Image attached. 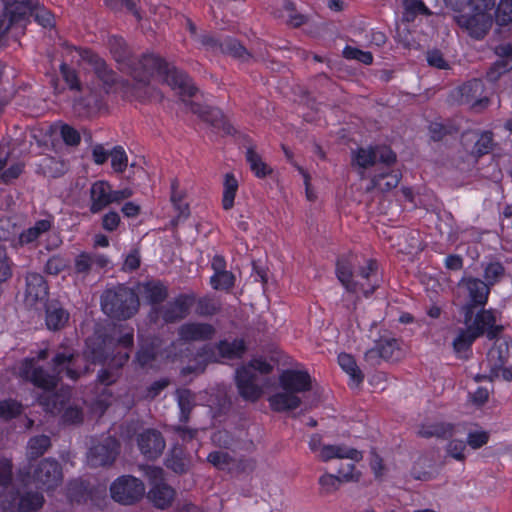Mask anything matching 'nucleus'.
I'll use <instances>...</instances> for the list:
<instances>
[{"mask_svg":"<svg viewBox=\"0 0 512 512\" xmlns=\"http://www.w3.org/2000/svg\"><path fill=\"white\" fill-rule=\"evenodd\" d=\"M343 56L346 59L357 60L365 65H370L373 62V55L371 52L362 51L352 46H346L343 50Z\"/></svg>","mask_w":512,"mask_h":512,"instance_id":"338daca9","label":"nucleus"},{"mask_svg":"<svg viewBox=\"0 0 512 512\" xmlns=\"http://www.w3.org/2000/svg\"><path fill=\"white\" fill-rule=\"evenodd\" d=\"M45 405L47 410L51 413H58L63 410L62 420L65 424H80L83 421V411L77 405H64V401L61 396L53 394L49 396Z\"/></svg>","mask_w":512,"mask_h":512,"instance_id":"a878e982","label":"nucleus"},{"mask_svg":"<svg viewBox=\"0 0 512 512\" xmlns=\"http://www.w3.org/2000/svg\"><path fill=\"white\" fill-rule=\"evenodd\" d=\"M25 301L29 305L46 303L48 297V284L44 277L36 272H28L25 276Z\"/></svg>","mask_w":512,"mask_h":512,"instance_id":"5701e85b","label":"nucleus"},{"mask_svg":"<svg viewBox=\"0 0 512 512\" xmlns=\"http://www.w3.org/2000/svg\"><path fill=\"white\" fill-rule=\"evenodd\" d=\"M4 11L0 15V42L11 28H23L30 16L44 28L53 26V15L45 10L38 9L34 0H2Z\"/></svg>","mask_w":512,"mask_h":512,"instance_id":"f03ea898","label":"nucleus"},{"mask_svg":"<svg viewBox=\"0 0 512 512\" xmlns=\"http://www.w3.org/2000/svg\"><path fill=\"white\" fill-rule=\"evenodd\" d=\"M456 24L470 37L481 40L492 26V17L489 13H465L454 16Z\"/></svg>","mask_w":512,"mask_h":512,"instance_id":"f8f14e48","label":"nucleus"},{"mask_svg":"<svg viewBox=\"0 0 512 512\" xmlns=\"http://www.w3.org/2000/svg\"><path fill=\"white\" fill-rule=\"evenodd\" d=\"M46 307V325L50 330H60L64 328L69 320V313L58 303L52 302L44 304Z\"/></svg>","mask_w":512,"mask_h":512,"instance_id":"72a5a7b5","label":"nucleus"},{"mask_svg":"<svg viewBox=\"0 0 512 512\" xmlns=\"http://www.w3.org/2000/svg\"><path fill=\"white\" fill-rule=\"evenodd\" d=\"M318 483L320 485V494L329 495L336 492L343 481L339 476L325 473L319 478Z\"/></svg>","mask_w":512,"mask_h":512,"instance_id":"13d9d810","label":"nucleus"},{"mask_svg":"<svg viewBox=\"0 0 512 512\" xmlns=\"http://www.w3.org/2000/svg\"><path fill=\"white\" fill-rule=\"evenodd\" d=\"M219 353L225 358H236L240 357L245 351V344L242 340L221 341L218 345Z\"/></svg>","mask_w":512,"mask_h":512,"instance_id":"603ef678","label":"nucleus"},{"mask_svg":"<svg viewBox=\"0 0 512 512\" xmlns=\"http://www.w3.org/2000/svg\"><path fill=\"white\" fill-rule=\"evenodd\" d=\"M192 113L198 115L203 121L210 124L214 129L223 131L227 135L235 133L234 127L226 119L222 111L215 107L203 106L192 101L186 102Z\"/></svg>","mask_w":512,"mask_h":512,"instance_id":"f3484780","label":"nucleus"},{"mask_svg":"<svg viewBox=\"0 0 512 512\" xmlns=\"http://www.w3.org/2000/svg\"><path fill=\"white\" fill-rule=\"evenodd\" d=\"M376 342L379 346L383 360L398 361L402 357L403 352L397 339L392 337H381Z\"/></svg>","mask_w":512,"mask_h":512,"instance_id":"58836bf2","label":"nucleus"},{"mask_svg":"<svg viewBox=\"0 0 512 512\" xmlns=\"http://www.w3.org/2000/svg\"><path fill=\"white\" fill-rule=\"evenodd\" d=\"M459 286L464 287L468 293L469 302L460 310L464 323L468 324L473 318L475 308H483L487 304L491 288L483 280L472 276L463 277Z\"/></svg>","mask_w":512,"mask_h":512,"instance_id":"0eeeda50","label":"nucleus"},{"mask_svg":"<svg viewBox=\"0 0 512 512\" xmlns=\"http://www.w3.org/2000/svg\"><path fill=\"white\" fill-rule=\"evenodd\" d=\"M102 107V98L99 93L88 88L82 95L74 99V113L81 118H88L100 111Z\"/></svg>","mask_w":512,"mask_h":512,"instance_id":"393cba45","label":"nucleus"},{"mask_svg":"<svg viewBox=\"0 0 512 512\" xmlns=\"http://www.w3.org/2000/svg\"><path fill=\"white\" fill-rule=\"evenodd\" d=\"M165 465L174 473L182 475L191 467V457L181 445H174L165 459Z\"/></svg>","mask_w":512,"mask_h":512,"instance_id":"c756f323","label":"nucleus"},{"mask_svg":"<svg viewBox=\"0 0 512 512\" xmlns=\"http://www.w3.org/2000/svg\"><path fill=\"white\" fill-rule=\"evenodd\" d=\"M69 267V260L60 255H54L48 259L45 265V272L57 276Z\"/></svg>","mask_w":512,"mask_h":512,"instance_id":"69168bd1","label":"nucleus"},{"mask_svg":"<svg viewBox=\"0 0 512 512\" xmlns=\"http://www.w3.org/2000/svg\"><path fill=\"white\" fill-rule=\"evenodd\" d=\"M33 479L47 489L54 488L62 479V469L59 462L53 458L43 459L34 469Z\"/></svg>","mask_w":512,"mask_h":512,"instance_id":"6ab92c4d","label":"nucleus"},{"mask_svg":"<svg viewBox=\"0 0 512 512\" xmlns=\"http://www.w3.org/2000/svg\"><path fill=\"white\" fill-rule=\"evenodd\" d=\"M39 170L49 178H57L65 173V164L53 157H45L39 164Z\"/></svg>","mask_w":512,"mask_h":512,"instance_id":"09e8293b","label":"nucleus"},{"mask_svg":"<svg viewBox=\"0 0 512 512\" xmlns=\"http://www.w3.org/2000/svg\"><path fill=\"white\" fill-rule=\"evenodd\" d=\"M273 370V366L265 360L253 359L248 365L236 370V385L240 396L246 400L255 402L262 393V388L256 383L257 374H269Z\"/></svg>","mask_w":512,"mask_h":512,"instance_id":"20e7f679","label":"nucleus"},{"mask_svg":"<svg viewBox=\"0 0 512 512\" xmlns=\"http://www.w3.org/2000/svg\"><path fill=\"white\" fill-rule=\"evenodd\" d=\"M51 229V222L46 219L37 221L34 226L24 230L19 235V245H29L34 243L43 233Z\"/></svg>","mask_w":512,"mask_h":512,"instance_id":"ea45409f","label":"nucleus"},{"mask_svg":"<svg viewBox=\"0 0 512 512\" xmlns=\"http://www.w3.org/2000/svg\"><path fill=\"white\" fill-rule=\"evenodd\" d=\"M431 12L421 0H404L402 20L413 22L418 15H430Z\"/></svg>","mask_w":512,"mask_h":512,"instance_id":"79ce46f5","label":"nucleus"},{"mask_svg":"<svg viewBox=\"0 0 512 512\" xmlns=\"http://www.w3.org/2000/svg\"><path fill=\"white\" fill-rule=\"evenodd\" d=\"M51 446L50 437L47 435H39L32 437L27 446V457L30 460L37 459L42 456Z\"/></svg>","mask_w":512,"mask_h":512,"instance_id":"c03bdc74","label":"nucleus"},{"mask_svg":"<svg viewBox=\"0 0 512 512\" xmlns=\"http://www.w3.org/2000/svg\"><path fill=\"white\" fill-rule=\"evenodd\" d=\"M110 204H112L111 185L103 180L94 182L90 187V212L98 214Z\"/></svg>","mask_w":512,"mask_h":512,"instance_id":"bb28decb","label":"nucleus"},{"mask_svg":"<svg viewBox=\"0 0 512 512\" xmlns=\"http://www.w3.org/2000/svg\"><path fill=\"white\" fill-rule=\"evenodd\" d=\"M215 328L208 323H186L179 328V336L187 342L206 341L213 338Z\"/></svg>","mask_w":512,"mask_h":512,"instance_id":"cd10ccee","label":"nucleus"},{"mask_svg":"<svg viewBox=\"0 0 512 512\" xmlns=\"http://www.w3.org/2000/svg\"><path fill=\"white\" fill-rule=\"evenodd\" d=\"M120 453L119 441L108 436L92 445L87 453V464L91 468L110 467Z\"/></svg>","mask_w":512,"mask_h":512,"instance_id":"9d476101","label":"nucleus"},{"mask_svg":"<svg viewBox=\"0 0 512 512\" xmlns=\"http://www.w3.org/2000/svg\"><path fill=\"white\" fill-rule=\"evenodd\" d=\"M186 197V193L183 190L179 189V181L178 179H173L171 181V202L178 212L175 219H173V223L177 224L181 220H185L190 215L189 205L184 202Z\"/></svg>","mask_w":512,"mask_h":512,"instance_id":"c9c22d12","label":"nucleus"},{"mask_svg":"<svg viewBox=\"0 0 512 512\" xmlns=\"http://www.w3.org/2000/svg\"><path fill=\"white\" fill-rule=\"evenodd\" d=\"M127 73L136 82L135 95L139 98L159 101L163 99L162 93L150 85V77L154 74L159 75L182 98H191L198 90L192 79L184 71L169 65L153 54H146L141 58L135 57Z\"/></svg>","mask_w":512,"mask_h":512,"instance_id":"f257e3e1","label":"nucleus"},{"mask_svg":"<svg viewBox=\"0 0 512 512\" xmlns=\"http://www.w3.org/2000/svg\"><path fill=\"white\" fill-rule=\"evenodd\" d=\"M469 326L479 337L486 335L489 340L496 339L504 330L502 325H497L496 311L493 309L481 308L473 315Z\"/></svg>","mask_w":512,"mask_h":512,"instance_id":"2eb2a0df","label":"nucleus"},{"mask_svg":"<svg viewBox=\"0 0 512 512\" xmlns=\"http://www.w3.org/2000/svg\"><path fill=\"white\" fill-rule=\"evenodd\" d=\"M494 147L493 133L490 131L482 132L472 150V154L477 157L486 155L492 151Z\"/></svg>","mask_w":512,"mask_h":512,"instance_id":"6e6d98bb","label":"nucleus"},{"mask_svg":"<svg viewBox=\"0 0 512 512\" xmlns=\"http://www.w3.org/2000/svg\"><path fill=\"white\" fill-rule=\"evenodd\" d=\"M212 442L221 448L234 449L237 445L236 438L227 430H218L213 433Z\"/></svg>","mask_w":512,"mask_h":512,"instance_id":"e2e57ef3","label":"nucleus"},{"mask_svg":"<svg viewBox=\"0 0 512 512\" xmlns=\"http://www.w3.org/2000/svg\"><path fill=\"white\" fill-rule=\"evenodd\" d=\"M141 453L149 460L157 459L164 451L166 443L162 434L155 429H147L137 436Z\"/></svg>","mask_w":512,"mask_h":512,"instance_id":"aec40b11","label":"nucleus"},{"mask_svg":"<svg viewBox=\"0 0 512 512\" xmlns=\"http://www.w3.org/2000/svg\"><path fill=\"white\" fill-rule=\"evenodd\" d=\"M143 298L152 305L160 304L168 296L167 287L158 280H151L141 284Z\"/></svg>","mask_w":512,"mask_h":512,"instance_id":"f704fd0d","label":"nucleus"},{"mask_svg":"<svg viewBox=\"0 0 512 512\" xmlns=\"http://www.w3.org/2000/svg\"><path fill=\"white\" fill-rule=\"evenodd\" d=\"M145 474L149 480L148 500L159 509L168 508L174 498L175 490L165 482L164 471L160 467L148 466Z\"/></svg>","mask_w":512,"mask_h":512,"instance_id":"6e6552de","label":"nucleus"},{"mask_svg":"<svg viewBox=\"0 0 512 512\" xmlns=\"http://www.w3.org/2000/svg\"><path fill=\"white\" fill-rule=\"evenodd\" d=\"M195 302L193 295L181 294L174 301L161 307L160 313L166 323H174L189 314V310Z\"/></svg>","mask_w":512,"mask_h":512,"instance_id":"4be33fe9","label":"nucleus"},{"mask_svg":"<svg viewBox=\"0 0 512 512\" xmlns=\"http://www.w3.org/2000/svg\"><path fill=\"white\" fill-rule=\"evenodd\" d=\"M22 411V404L14 399L0 401V418L5 421L18 417Z\"/></svg>","mask_w":512,"mask_h":512,"instance_id":"5fc2aeb1","label":"nucleus"},{"mask_svg":"<svg viewBox=\"0 0 512 512\" xmlns=\"http://www.w3.org/2000/svg\"><path fill=\"white\" fill-rule=\"evenodd\" d=\"M221 310L219 300L212 297H202L197 302L196 313L200 316H213Z\"/></svg>","mask_w":512,"mask_h":512,"instance_id":"864d4df0","label":"nucleus"},{"mask_svg":"<svg viewBox=\"0 0 512 512\" xmlns=\"http://www.w3.org/2000/svg\"><path fill=\"white\" fill-rule=\"evenodd\" d=\"M74 273L84 279L93 269L92 255L88 253H81L75 258Z\"/></svg>","mask_w":512,"mask_h":512,"instance_id":"bf43d9fd","label":"nucleus"},{"mask_svg":"<svg viewBox=\"0 0 512 512\" xmlns=\"http://www.w3.org/2000/svg\"><path fill=\"white\" fill-rule=\"evenodd\" d=\"M87 357L94 364H108L107 369H102L99 371L98 381L103 385H111L116 381L118 377L116 371L127 363L130 355L128 352L119 351L110 357L107 340H103L97 345L89 348Z\"/></svg>","mask_w":512,"mask_h":512,"instance_id":"39448f33","label":"nucleus"},{"mask_svg":"<svg viewBox=\"0 0 512 512\" xmlns=\"http://www.w3.org/2000/svg\"><path fill=\"white\" fill-rule=\"evenodd\" d=\"M20 374L35 387L45 391L54 390L59 382L54 372L49 373L43 367L39 366L33 358L23 361Z\"/></svg>","mask_w":512,"mask_h":512,"instance_id":"ddd939ff","label":"nucleus"},{"mask_svg":"<svg viewBox=\"0 0 512 512\" xmlns=\"http://www.w3.org/2000/svg\"><path fill=\"white\" fill-rule=\"evenodd\" d=\"M484 85L480 79H472L452 92V97L460 105H468L472 108H483L486 107L489 100L483 96Z\"/></svg>","mask_w":512,"mask_h":512,"instance_id":"4468645a","label":"nucleus"},{"mask_svg":"<svg viewBox=\"0 0 512 512\" xmlns=\"http://www.w3.org/2000/svg\"><path fill=\"white\" fill-rule=\"evenodd\" d=\"M138 306L137 294L124 285L107 289L101 296L102 310L111 318L129 319L137 312Z\"/></svg>","mask_w":512,"mask_h":512,"instance_id":"7ed1b4c3","label":"nucleus"},{"mask_svg":"<svg viewBox=\"0 0 512 512\" xmlns=\"http://www.w3.org/2000/svg\"><path fill=\"white\" fill-rule=\"evenodd\" d=\"M82 60L91 65L97 78L103 83L106 92L117 82V74L108 67L100 56L89 49H77Z\"/></svg>","mask_w":512,"mask_h":512,"instance_id":"a211bd4d","label":"nucleus"},{"mask_svg":"<svg viewBox=\"0 0 512 512\" xmlns=\"http://www.w3.org/2000/svg\"><path fill=\"white\" fill-rule=\"evenodd\" d=\"M508 359L507 342L493 346L487 355L490 372L488 378L493 381L495 379H503L512 381V366L506 367L505 363Z\"/></svg>","mask_w":512,"mask_h":512,"instance_id":"dca6fc26","label":"nucleus"},{"mask_svg":"<svg viewBox=\"0 0 512 512\" xmlns=\"http://www.w3.org/2000/svg\"><path fill=\"white\" fill-rule=\"evenodd\" d=\"M68 496L72 501L77 503L87 501L90 496L89 483L81 479L70 481L68 485Z\"/></svg>","mask_w":512,"mask_h":512,"instance_id":"a18cd8bd","label":"nucleus"},{"mask_svg":"<svg viewBox=\"0 0 512 512\" xmlns=\"http://www.w3.org/2000/svg\"><path fill=\"white\" fill-rule=\"evenodd\" d=\"M210 283L215 290H229L234 286L235 276L232 272L224 270L214 273L210 279Z\"/></svg>","mask_w":512,"mask_h":512,"instance_id":"4d7b16f0","label":"nucleus"},{"mask_svg":"<svg viewBox=\"0 0 512 512\" xmlns=\"http://www.w3.org/2000/svg\"><path fill=\"white\" fill-rule=\"evenodd\" d=\"M176 400L180 409L179 421L185 424L196 405V395L187 388H179L176 390Z\"/></svg>","mask_w":512,"mask_h":512,"instance_id":"4c0bfd02","label":"nucleus"},{"mask_svg":"<svg viewBox=\"0 0 512 512\" xmlns=\"http://www.w3.org/2000/svg\"><path fill=\"white\" fill-rule=\"evenodd\" d=\"M108 47L115 61L119 63L121 69L127 73L135 56L132 55L125 40L119 36H111L108 39Z\"/></svg>","mask_w":512,"mask_h":512,"instance_id":"c85d7f7f","label":"nucleus"},{"mask_svg":"<svg viewBox=\"0 0 512 512\" xmlns=\"http://www.w3.org/2000/svg\"><path fill=\"white\" fill-rule=\"evenodd\" d=\"M268 401L271 409L276 412L295 410L301 404V399L297 395L285 390L273 394Z\"/></svg>","mask_w":512,"mask_h":512,"instance_id":"473e14b6","label":"nucleus"},{"mask_svg":"<svg viewBox=\"0 0 512 512\" xmlns=\"http://www.w3.org/2000/svg\"><path fill=\"white\" fill-rule=\"evenodd\" d=\"M479 336L469 327L461 330L459 335L454 339L453 345L456 351L467 350Z\"/></svg>","mask_w":512,"mask_h":512,"instance_id":"052dcab7","label":"nucleus"},{"mask_svg":"<svg viewBox=\"0 0 512 512\" xmlns=\"http://www.w3.org/2000/svg\"><path fill=\"white\" fill-rule=\"evenodd\" d=\"M105 5L113 11H123L124 9L131 13L137 21L143 18L142 10L139 7L140 0H104Z\"/></svg>","mask_w":512,"mask_h":512,"instance_id":"a19ab883","label":"nucleus"},{"mask_svg":"<svg viewBox=\"0 0 512 512\" xmlns=\"http://www.w3.org/2000/svg\"><path fill=\"white\" fill-rule=\"evenodd\" d=\"M318 458L323 462L334 458H346L358 462L362 460L363 455L362 452L357 449L349 448L345 445H323L318 454Z\"/></svg>","mask_w":512,"mask_h":512,"instance_id":"2f4dec72","label":"nucleus"},{"mask_svg":"<svg viewBox=\"0 0 512 512\" xmlns=\"http://www.w3.org/2000/svg\"><path fill=\"white\" fill-rule=\"evenodd\" d=\"M111 497L122 505H132L145 494L144 483L131 475L118 477L110 486Z\"/></svg>","mask_w":512,"mask_h":512,"instance_id":"1a4fd4ad","label":"nucleus"},{"mask_svg":"<svg viewBox=\"0 0 512 512\" xmlns=\"http://www.w3.org/2000/svg\"><path fill=\"white\" fill-rule=\"evenodd\" d=\"M353 162L360 168L368 169L377 163L389 167L396 162V154L386 145L360 147L352 152Z\"/></svg>","mask_w":512,"mask_h":512,"instance_id":"9b49d317","label":"nucleus"},{"mask_svg":"<svg viewBox=\"0 0 512 512\" xmlns=\"http://www.w3.org/2000/svg\"><path fill=\"white\" fill-rule=\"evenodd\" d=\"M246 160L249 163L250 169L259 178H264L272 172V169L263 162L261 156L253 148L247 150Z\"/></svg>","mask_w":512,"mask_h":512,"instance_id":"49530a36","label":"nucleus"},{"mask_svg":"<svg viewBox=\"0 0 512 512\" xmlns=\"http://www.w3.org/2000/svg\"><path fill=\"white\" fill-rule=\"evenodd\" d=\"M111 165L115 172L122 173L127 167V155L121 146H116L110 152Z\"/></svg>","mask_w":512,"mask_h":512,"instance_id":"774afa93","label":"nucleus"},{"mask_svg":"<svg viewBox=\"0 0 512 512\" xmlns=\"http://www.w3.org/2000/svg\"><path fill=\"white\" fill-rule=\"evenodd\" d=\"M222 53L228 54L242 62L249 61L252 56L248 50L236 39H225L222 42Z\"/></svg>","mask_w":512,"mask_h":512,"instance_id":"37998d69","label":"nucleus"},{"mask_svg":"<svg viewBox=\"0 0 512 512\" xmlns=\"http://www.w3.org/2000/svg\"><path fill=\"white\" fill-rule=\"evenodd\" d=\"M12 265L6 246L0 243V283L8 281L12 277Z\"/></svg>","mask_w":512,"mask_h":512,"instance_id":"0e129e2a","label":"nucleus"},{"mask_svg":"<svg viewBox=\"0 0 512 512\" xmlns=\"http://www.w3.org/2000/svg\"><path fill=\"white\" fill-rule=\"evenodd\" d=\"M496 23L506 26L512 22V0H501L496 9Z\"/></svg>","mask_w":512,"mask_h":512,"instance_id":"680f3d73","label":"nucleus"},{"mask_svg":"<svg viewBox=\"0 0 512 512\" xmlns=\"http://www.w3.org/2000/svg\"><path fill=\"white\" fill-rule=\"evenodd\" d=\"M417 433L423 438L449 439L454 435V425L444 422L423 424Z\"/></svg>","mask_w":512,"mask_h":512,"instance_id":"e433bc0d","label":"nucleus"},{"mask_svg":"<svg viewBox=\"0 0 512 512\" xmlns=\"http://www.w3.org/2000/svg\"><path fill=\"white\" fill-rule=\"evenodd\" d=\"M338 363L341 366V368L350 375V377L355 381L357 384L361 383L364 379V375L361 372V370L358 368L355 359L352 355L341 353L338 356Z\"/></svg>","mask_w":512,"mask_h":512,"instance_id":"8fccbe9b","label":"nucleus"},{"mask_svg":"<svg viewBox=\"0 0 512 512\" xmlns=\"http://www.w3.org/2000/svg\"><path fill=\"white\" fill-rule=\"evenodd\" d=\"M282 390L297 395L311 389V377L306 371L284 370L279 376Z\"/></svg>","mask_w":512,"mask_h":512,"instance_id":"b1692460","label":"nucleus"},{"mask_svg":"<svg viewBox=\"0 0 512 512\" xmlns=\"http://www.w3.org/2000/svg\"><path fill=\"white\" fill-rule=\"evenodd\" d=\"M505 273L506 269L502 263L491 262L484 268L483 281L492 288L504 278Z\"/></svg>","mask_w":512,"mask_h":512,"instance_id":"3c124183","label":"nucleus"},{"mask_svg":"<svg viewBox=\"0 0 512 512\" xmlns=\"http://www.w3.org/2000/svg\"><path fill=\"white\" fill-rule=\"evenodd\" d=\"M238 190V181L231 173H227L224 179L222 205L225 210H230L234 205V199Z\"/></svg>","mask_w":512,"mask_h":512,"instance_id":"de8ad7c7","label":"nucleus"},{"mask_svg":"<svg viewBox=\"0 0 512 512\" xmlns=\"http://www.w3.org/2000/svg\"><path fill=\"white\" fill-rule=\"evenodd\" d=\"M355 260L356 257L352 255L342 256L338 259L336 264L337 277L342 285L350 292L358 291V283L353 279Z\"/></svg>","mask_w":512,"mask_h":512,"instance_id":"7c9ffc66","label":"nucleus"},{"mask_svg":"<svg viewBox=\"0 0 512 512\" xmlns=\"http://www.w3.org/2000/svg\"><path fill=\"white\" fill-rule=\"evenodd\" d=\"M44 503V497L37 491H16L8 500L11 512H37Z\"/></svg>","mask_w":512,"mask_h":512,"instance_id":"412c9836","label":"nucleus"},{"mask_svg":"<svg viewBox=\"0 0 512 512\" xmlns=\"http://www.w3.org/2000/svg\"><path fill=\"white\" fill-rule=\"evenodd\" d=\"M80 355L71 347H58L51 358L52 372L58 377V380L67 377L72 381H76L79 377L87 372V368L83 369Z\"/></svg>","mask_w":512,"mask_h":512,"instance_id":"423d86ee","label":"nucleus"}]
</instances>
